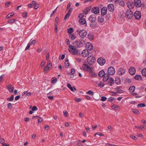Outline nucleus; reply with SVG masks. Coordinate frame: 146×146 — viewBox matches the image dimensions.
<instances>
[{"mask_svg": "<svg viewBox=\"0 0 146 146\" xmlns=\"http://www.w3.org/2000/svg\"><path fill=\"white\" fill-rule=\"evenodd\" d=\"M68 50L72 54L74 55L78 54L80 52L79 49L71 45L69 46Z\"/></svg>", "mask_w": 146, "mask_h": 146, "instance_id": "1", "label": "nucleus"}, {"mask_svg": "<svg viewBox=\"0 0 146 146\" xmlns=\"http://www.w3.org/2000/svg\"><path fill=\"white\" fill-rule=\"evenodd\" d=\"M80 68L81 70L85 72L90 73H92L93 72L92 67L86 63L83 64Z\"/></svg>", "mask_w": 146, "mask_h": 146, "instance_id": "2", "label": "nucleus"}, {"mask_svg": "<svg viewBox=\"0 0 146 146\" xmlns=\"http://www.w3.org/2000/svg\"><path fill=\"white\" fill-rule=\"evenodd\" d=\"M96 61V59L94 56H90L87 58V62L90 65H93L95 64Z\"/></svg>", "mask_w": 146, "mask_h": 146, "instance_id": "3", "label": "nucleus"}, {"mask_svg": "<svg viewBox=\"0 0 146 146\" xmlns=\"http://www.w3.org/2000/svg\"><path fill=\"white\" fill-rule=\"evenodd\" d=\"M80 36L82 38L85 37L87 35V33L85 30L81 29L79 31H77Z\"/></svg>", "mask_w": 146, "mask_h": 146, "instance_id": "4", "label": "nucleus"}, {"mask_svg": "<svg viewBox=\"0 0 146 146\" xmlns=\"http://www.w3.org/2000/svg\"><path fill=\"white\" fill-rule=\"evenodd\" d=\"M97 62L100 65L102 66L105 63L106 61L104 58L100 57L97 59Z\"/></svg>", "mask_w": 146, "mask_h": 146, "instance_id": "5", "label": "nucleus"}, {"mask_svg": "<svg viewBox=\"0 0 146 146\" xmlns=\"http://www.w3.org/2000/svg\"><path fill=\"white\" fill-rule=\"evenodd\" d=\"M108 73L110 75H114L115 73V70L113 66L109 67L108 70Z\"/></svg>", "mask_w": 146, "mask_h": 146, "instance_id": "6", "label": "nucleus"}, {"mask_svg": "<svg viewBox=\"0 0 146 146\" xmlns=\"http://www.w3.org/2000/svg\"><path fill=\"white\" fill-rule=\"evenodd\" d=\"M125 15L128 19H131L133 16V12L131 10L128 9L126 12Z\"/></svg>", "mask_w": 146, "mask_h": 146, "instance_id": "7", "label": "nucleus"}, {"mask_svg": "<svg viewBox=\"0 0 146 146\" xmlns=\"http://www.w3.org/2000/svg\"><path fill=\"white\" fill-rule=\"evenodd\" d=\"M134 16L136 19H139L141 17V13L139 11H136L134 13Z\"/></svg>", "mask_w": 146, "mask_h": 146, "instance_id": "8", "label": "nucleus"}, {"mask_svg": "<svg viewBox=\"0 0 146 146\" xmlns=\"http://www.w3.org/2000/svg\"><path fill=\"white\" fill-rule=\"evenodd\" d=\"M73 44L75 47L78 48L80 47L81 46V43L79 41L77 40L73 42Z\"/></svg>", "mask_w": 146, "mask_h": 146, "instance_id": "9", "label": "nucleus"}, {"mask_svg": "<svg viewBox=\"0 0 146 146\" xmlns=\"http://www.w3.org/2000/svg\"><path fill=\"white\" fill-rule=\"evenodd\" d=\"M99 9L98 7H94L92 9V12L96 14H97L99 13Z\"/></svg>", "mask_w": 146, "mask_h": 146, "instance_id": "10", "label": "nucleus"}, {"mask_svg": "<svg viewBox=\"0 0 146 146\" xmlns=\"http://www.w3.org/2000/svg\"><path fill=\"white\" fill-rule=\"evenodd\" d=\"M125 72V70L123 68H120L117 72L118 74L120 76L123 75Z\"/></svg>", "mask_w": 146, "mask_h": 146, "instance_id": "11", "label": "nucleus"}, {"mask_svg": "<svg viewBox=\"0 0 146 146\" xmlns=\"http://www.w3.org/2000/svg\"><path fill=\"white\" fill-rule=\"evenodd\" d=\"M129 74L131 75L135 74L136 72V70L135 68L133 67H130L129 70Z\"/></svg>", "mask_w": 146, "mask_h": 146, "instance_id": "12", "label": "nucleus"}, {"mask_svg": "<svg viewBox=\"0 0 146 146\" xmlns=\"http://www.w3.org/2000/svg\"><path fill=\"white\" fill-rule=\"evenodd\" d=\"M86 47L89 50H92L93 48V46L92 44L90 43H87L86 45Z\"/></svg>", "mask_w": 146, "mask_h": 146, "instance_id": "13", "label": "nucleus"}, {"mask_svg": "<svg viewBox=\"0 0 146 146\" xmlns=\"http://www.w3.org/2000/svg\"><path fill=\"white\" fill-rule=\"evenodd\" d=\"M82 54L83 56L86 57L89 54V52L87 50H84L82 51Z\"/></svg>", "mask_w": 146, "mask_h": 146, "instance_id": "14", "label": "nucleus"}, {"mask_svg": "<svg viewBox=\"0 0 146 146\" xmlns=\"http://www.w3.org/2000/svg\"><path fill=\"white\" fill-rule=\"evenodd\" d=\"M108 10L110 12L113 11L115 9L114 6L112 4H109L108 6Z\"/></svg>", "mask_w": 146, "mask_h": 146, "instance_id": "15", "label": "nucleus"}, {"mask_svg": "<svg viewBox=\"0 0 146 146\" xmlns=\"http://www.w3.org/2000/svg\"><path fill=\"white\" fill-rule=\"evenodd\" d=\"M134 3L135 6L137 7H139L141 5L140 0H134Z\"/></svg>", "mask_w": 146, "mask_h": 146, "instance_id": "16", "label": "nucleus"}, {"mask_svg": "<svg viewBox=\"0 0 146 146\" xmlns=\"http://www.w3.org/2000/svg\"><path fill=\"white\" fill-rule=\"evenodd\" d=\"M96 19V15L94 14L91 15L88 18V20L89 21L92 22H94L95 21Z\"/></svg>", "mask_w": 146, "mask_h": 146, "instance_id": "17", "label": "nucleus"}, {"mask_svg": "<svg viewBox=\"0 0 146 146\" xmlns=\"http://www.w3.org/2000/svg\"><path fill=\"white\" fill-rule=\"evenodd\" d=\"M67 87L72 92H74L76 91V89L73 86H72L70 84H67Z\"/></svg>", "mask_w": 146, "mask_h": 146, "instance_id": "18", "label": "nucleus"}, {"mask_svg": "<svg viewBox=\"0 0 146 146\" xmlns=\"http://www.w3.org/2000/svg\"><path fill=\"white\" fill-rule=\"evenodd\" d=\"M76 71L74 69L72 68L71 70L70 77L71 78H73L75 76V74Z\"/></svg>", "mask_w": 146, "mask_h": 146, "instance_id": "19", "label": "nucleus"}, {"mask_svg": "<svg viewBox=\"0 0 146 146\" xmlns=\"http://www.w3.org/2000/svg\"><path fill=\"white\" fill-rule=\"evenodd\" d=\"M107 8L106 7H103L101 9V12L102 15H104L106 13Z\"/></svg>", "mask_w": 146, "mask_h": 146, "instance_id": "20", "label": "nucleus"}, {"mask_svg": "<svg viewBox=\"0 0 146 146\" xmlns=\"http://www.w3.org/2000/svg\"><path fill=\"white\" fill-rule=\"evenodd\" d=\"M127 5L128 8L130 9H132L134 7L133 4L130 1H129L127 2Z\"/></svg>", "mask_w": 146, "mask_h": 146, "instance_id": "21", "label": "nucleus"}, {"mask_svg": "<svg viewBox=\"0 0 146 146\" xmlns=\"http://www.w3.org/2000/svg\"><path fill=\"white\" fill-rule=\"evenodd\" d=\"M38 109L36 106H33L31 110H29V113L31 114H32L35 111H37Z\"/></svg>", "mask_w": 146, "mask_h": 146, "instance_id": "22", "label": "nucleus"}, {"mask_svg": "<svg viewBox=\"0 0 146 146\" xmlns=\"http://www.w3.org/2000/svg\"><path fill=\"white\" fill-rule=\"evenodd\" d=\"M69 38L72 40H74L77 37V36L76 33H74L70 35H69Z\"/></svg>", "mask_w": 146, "mask_h": 146, "instance_id": "23", "label": "nucleus"}, {"mask_svg": "<svg viewBox=\"0 0 146 146\" xmlns=\"http://www.w3.org/2000/svg\"><path fill=\"white\" fill-rule=\"evenodd\" d=\"M67 33L70 35L73 33L74 29L73 28L70 27L67 29Z\"/></svg>", "mask_w": 146, "mask_h": 146, "instance_id": "24", "label": "nucleus"}, {"mask_svg": "<svg viewBox=\"0 0 146 146\" xmlns=\"http://www.w3.org/2000/svg\"><path fill=\"white\" fill-rule=\"evenodd\" d=\"M7 88L9 90V92L11 93H12L13 92L14 88L11 85L9 84L7 86Z\"/></svg>", "mask_w": 146, "mask_h": 146, "instance_id": "25", "label": "nucleus"}, {"mask_svg": "<svg viewBox=\"0 0 146 146\" xmlns=\"http://www.w3.org/2000/svg\"><path fill=\"white\" fill-rule=\"evenodd\" d=\"M70 64L69 62V61L68 59H66L65 60L64 63V66L66 68H68Z\"/></svg>", "mask_w": 146, "mask_h": 146, "instance_id": "26", "label": "nucleus"}, {"mask_svg": "<svg viewBox=\"0 0 146 146\" xmlns=\"http://www.w3.org/2000/svg\"><path fill=\"white\" fill-rule=\"evenodd\" d=\"M97 20L98 22L100 23H103L104 21V17L102 16L98 17Z\"/></svg>", "mask_w": 146, "mask_h": 146, "instance_id": "27", "label": "nucleus"}, {"mask_svg": "<svg viewBox=\"0 0 146 146\" xmlns=\"http://www.w3.org/2000/svg\"><path fill=\"white\" fill-rule=\"evenodd\" d=\"M88 37L90 40H93L94 38V35L92 33H89L88 35Z\"/></svg>", "mask_w": 146, "mask_h": 146, "instance_id": "28", "label": "nucleus"}, {"mask_svg": "<svg viewBox=\"0 0 146 146\" xmlns=\"http://www.w3.org/2000/svg\"><path fill=\"white\" fill-rule=\"evenodd\" d=\"M121 80L119 77H116L115 79V83L119 85L121 83Z\"/></svg>", "mask_w": 146, "mask_h": 146, "instance_id": "29", "label": "nucleus"}, {"mask_svg": "<svg viewBox=\"0 0 146 146\" xmlns=\"http://www.w3.org/2000/svg\"><path fill=\"white\" fill-rule=\"evenodd\" d=\"M91 8L90 7H88L86 8V9H84L83 11V12L84 14H86L89 12L90 11Z\"/></svg>", "mask_w": 146, "mask_h": 146, "instance_id": "30", "label": "nucleus"}, {"mask_svg": "<svg viewBox=\"0 0 146 146\" xmlns=\"http://www.w3.org/2000/svg\"><path fill=\"white\" fill-rule=\"evenodd\" d=\"M79 22L82 25L86 23L85 19L84 18L80 19Z\"/></svg>", "mask_w": 146, "mask_h": 146, "instance_id": "31", "label": "nucleus"}, {"mask_svg": "<svg viewBox=\"0 0 146 146\" xmlns=\"http://www.w3.org/2000/svg\"><path fill=\"white\" fill-rule=\"evenodd\" d=\"M32 4L34 5V8L35 9H36L39 7V5L37 4L35 1H33L32 2Z\"/></svg>", "mask_w": 146, "mask_h": 146, "instance_id": "32", "label": "nucleus"}, {"mask_svg": "<svg viewBox=\"0 0 146 146\" xmlns=\"http://www.w3.org/2000/svg\"><path fill=\"white\" fill-rule=\"evenodd\" d=\"M108 82L110 85L111 86L112 85V84L114 83V80L112 78H109L108 80Z\"/></svg>", "mask_w": 146, "mask_h": 146, "instance_id": "33", "label": "nucleus"}, {"mask_svg": "<svg viewBox=\"0 0 146 146\" xmlns=\"http://www.w3.org/2000/svg\"><path fill=\"white\" fill-rule=\"evenodd\" d=\"M135 79L137 80H141L142 77L141 75H136L134 77Z\"/></svg>", "mask_w": 146, "mask_h": 146, "instance_id": "34", "label": "nucleus"}, {"mask_svg": "<svg viewBox=\"0 0 146 146\" xmlns=\"http://www.w3.org/2000/svg\"><path fill=\"white\" fill-rule=\"evenodd\" d=\"M135 127L141 130H142L143 129H146V128L145 127V126L144 125H141V126L138 125L137 126H135Z\"/></svg>", "mask_w": 146, "mask_h": 146, "instance_id": "35", "label": "nucleus"}, {"mask_svg": "<svg viewBox=\"0 0 146 146\" xmlns=\"http://www.w3.org/2000/svg\"><path fill=\"white\" fill-rule=\"evenodd\" d=\"M105 72L103 70H102L100 71L99 73V76L100 77H102L104 75Z\"/></svg>", "mask_w": 146, "mask_h": 146, "instance_id": "36", "label": "nucleus"}, {"mask_svg": "<svg viewBox=\"0 0 146 146\" xmlns=\"http://www.w3.org/2000/svg\"><path fill=\"white\" fill-rule=\"evenodd\" d=\"M141 74L143 76L146 77V68H144L142 70Z\"/></svg>", "mask_w": 146, "mask_h": 146, "instance_id": "37", "label": "nucleus"}, {"mask_svg": "<svg viewBox=\"0 0 146 146\" xmlns=\"http://www.w3.org/2000/svg\"><path fill=\"white\" fill-rule=\"evenodd\" d=\"M57 81V79L55 77L52 78L51 80V83L52 84H55L56 83Z\"/></svg>", "mask_w": 146, "mask_h": 146, "instance_id": "38", "label": "nucleus"}, {"mask_svg": "<svg viewBox=\"0 0 146 146\" xmlns=\"http://www.w3.org/2000/svg\"><path fill=\"white\" fill-rule=\"evenodd\" d=\"M86 94H89L91 96H93L94 95V92L90 90L86 92Z\"/></svg>", "mask_w": 146, "mask_h": 146, "instance_id": "39", "label": "nucleus"}, {"mask_svg": "<svg viewBox=\"0 0 146 146\" xmlns=\"http://www.w3.org/2000/svg\"><path fill=\"white\" fill-rule=\"evenodd\" d=\"M135 87L134 86H132L130 87L129 88V92L131 93L133 92L135 90Z\"/></svg>", "mask_w": 146, "mask_h": 146, "instance_id": "40", "label": "nucleus"}, {"mask_svg": "<svg viewBox=\"0 0 146 146\" xmlns=\"http://www.w3.org/2000/svg\"><path fill=\"white\" fill-rule=\"evenodd\" d=\"M132 112L135 114H138L139 113V111L138 110L135 109H133L132 110Z\"/></svg>", "mask_w": 146, "mask_h": 146, "instance_id": "41", "label": "nucleus"}, {"mask_svg": "<svg viewBox=\"0 0 146 146\" xmlns=\"http://www.w3.org/2000/svg\"><path fill=\"white\" fill-rule=\"evenodd\" d=\"M111 108L115 110H117L119 108V106L117 105H113L112 106Z\"/></svg>", "mask_w": 146, "mask_h": 146, "instance_id": "42", "label": "nucleus"}, {"mask_svg": "<svg viewBox=\"0 0 146 146\" xmlns=\"http://www.w3.org/2000/svg\"><path fill=\"white\" fill-rule=\"evenodd\" d=\"M58 25H57V24H55L54 25V31L56 33H58V32L57 26Z\"/></svg>", "mask_w": 146, "mask_h": 146, "instance_id": "43", "label": "nucleus"}, {"mask_svg": "<svg viewBox=\"0 0 146 146\" xmlns=\"http://www.w3.org/2000/svg\"><path fill=\"white\" fill-rule=\"evenodd\" d=\"M14 96L13 95H12L7 98V100L10 101H12L14 100Z\"/></svg>", "mask_w": 146, "mask_h": 146, "instance_id": "44", "label": "nucleus"}, {"mask_svg": "<svg viewBox=\"0 0 146 146\" xmlns=\"http://www.w3.org/2000/svg\"><path fill=\"white\" fill-rule=\"evenodd\" d=\"M109 78V76L108 75H107L106 76H104L103 78V81L104 82L108 80Z\"/></svg>", "mask_w": 146, "mask_h": 146, "instance_id": "45", "label": "nucleus"}, {"mask_svg": "<svg viewBox=\"0 0 146 146\" xmlns=\"http://www.w3.org/2000/svg\"><path fill=\"white\" fill-rule=\"evenodd\" d=\"M146 106L145 104V103H141L138 104L137 105V107H145Z\"/></svg>", "mask_w": 146, "mask_h": 146, "instance_id": "46", "label": "nucleus"}, {"mask_svg": "<svg viewBox=\"0 0 146 146\" xmlns=\"http://www.w3.org/2000/svg\"><path fill=\"white\" fill-rule=\"evenodd\" d=\"M14 14V13H11L9 14L7 16V18L8 19L9 18L11 17L12 16H13Z\"/></svg>", "mask_w": 146, "mask_h": 146, "instance_id": "47", "label": "nucleus"}, {"mask_svg": "<svg viewBox=\"0 0 146 146\" xmlns=\"http://www.w3.org/2000/svg\"><path fill=\"white\" fill-rule=\"evenodd\" d=\"M74 100H75V101L77 102H80L81 100L80 98H78L77 97L75 98L74 99Z\"/></svg>", "mask_w": 146, "mask_h": 146, "instance_id": "48", "label": "nucleus"}, {"mask_svg": "<svg viewBox=\"0 0 146 146\" xmlns=\"http://www.w3.org/2000/svg\"><path fill=\"white\" fill-rule=\"evenodd\" d=\"M50 68L47 65L45 66L44 68V71L46 72H47Z\"/></svg>", "mask_w": 146, "mask_h": 146, "instance_id": "49", "label": "nucleus"}, {"mask_svg": "<svg viewBox=\"0 0 146 146\" xmlns=\"http://www.w3.org/2000/svg\"><path fill=\"white\" fill-rule=\"evenodd\" d=\"M70 15V14H69V13H67L65 16L64 19L66 20L68 19Z\"/></svg>", "mask_w": 146, "mask_h": 146, "instance_id": "50", "label": "nucleus"}, {"mask_svg": "<svg viewBox=\"0 0 146 146\" xmlns=\"http://www.w3.org/2000/svg\"><path fill=\"white\" fill-rule=\"evenodd\" d=\"M130 137L134 140H136L137 139V138L135 136L132 135H130Z\"/></svg>", "mask_w": 146, "mask_h": 146, "instance_id": "51", "label": "nucleus"}, {"mask_svg": "<svg viewBox=\"0 0 146 146\" xmlns=\"http://www.w3.org/2000/svg\"><path fill=\"white\" fill-rule=\"evenodd\" d=\"M84 16V15L83 13H81L79 14L78 16V17L80 19H82Z\"/></svg>", "mask_w": 146, "mask_h": 146, "instance_id": "52", "label": "nucleus"}, {"mask_svg": "<svg viewBox=\"0 0 146 146\" xmlns=\"http://www.w3.org/2000/svg\"><path fill=\"white\" fill-rule=\"evenodd\" d=\"M119 4L120 5L122 6H123L125 5V3L123 1H121L119 2Z\"/></svg>", "mask_w": 146, "mask_h": 146, "instance_id": "53", "label": "nucleus"}, {"mask_svg": "<svg viewBox=\"0 0 146 146\" xmlns=\"http://www.w3.org/2000/svg\"><path fill=\"white\" fill-rule=\"evenodd\" d=\"M116 91L117 92L119 93H123V90L119 88L116 89Z\"/></svg>", "mask_w": 146, "mask_h": 146, "instance_id": "54", "label": "nucleus"}, {"mask_svg": "<svg viewBox=\"0 0 146 146\" xmlns=\"http://www.w3.org/2000/svg\"><path fill=\"white\" fill-rule=\"evenodd\" d=\"M137 135L138 137H141L142 138H143L144 137V136L142 133H137Z\"/></svg>", "mask_w": 146, "mask_h": 146, "instance_id": "55", "label": "nucleus"}, {"mask_svg": "<svg viewBox=\"0 0 146 146\" xmlns=\"http://www.w3.org/2000/svg\"><path fill=\"white\" fill-rule=\"evenodd\" d=\"M47 66L50 68L52 66V63L50 61H48L47 63Z\"/></svg>", "mask_w": 146, "mask_h": 146, "instance_id": "56", "label": "nucleus"}, {"mask_svg": "<svg viewBox=\"0 0 146 146\" xmlns=\"http://www.w3.org/2000/svg\"><path fill=\"white\" fill-rule=\"evenodd\" d=\"M116 100L115 98L110 97L108 98V100L109 101H115Z\"/></svg>", "mask_w": 146, "mask_h": 146, "instance_id": "57", "label": "nucleus"}, {"mask_svg": "<svg viewBox=\"0 0 146 146\" xmlns=\"http://www.w3.org/2000/svg\"><path fill=\"white\" fill-rule=\"evenodd\" d=\"M16 21V20L15 19H13L10 20H9L8 21V23H13L15 22Z\"/></svg>", "mask_w": 146, "mask_h": 146, "instance_id": "58", "label": "nucleus"}, {"mask_svg": "<svg viewBox=\"0 0 146 146\" xmlns=\"http://www.w3.org/2000/svg\"><path fill=\"white\" fill-rule=\"evenodd\" d=\"M44 128L47 130H49L50 129L49 126L48 125H45L44 126Z\"/></svg>", "mask_w": 146, "mask_h": 146, "instance_id": "59", "label": "nucleus"}, {"mask_svg": "<svg viewBox=\"0 0 146 146\" xmlns=\"http://www.w3.org/2000/svg\"><path fill=\"white\" fill-rule=\"evenodd\" d=\"M11 3L10 2H7L5 4L6 6L7 7H9L11 5Z\"/></svg>", "mask_w": 146, "mask_h": 146, "instance_id": "60", "label": "nucleus"}, {"mask_svg": "<svg viewBox=\"0 0 146 146\" xmlns=\"http://www.w3.org/2000/svg\"><path fill=\"white\" fill-rule=\"evenodd\" d=\"M27 13L26 12H25L23 13L22 16L24 17H26L27 16Z\"/></svg>", "mask_w": 146, "mask_h": 146, "instance_id": "61", "label": "nucleus"}, {"mask_svg": "<svg viewBox=\"0 0 146 146\" xmlns=\"http://www.w3.org/2000/svg\"><path fill=\"white\" fill-rule=\"evenodd\" d=\"M64 115L66 117H67L68 115V112L66 111H64L63 112Z\"/></svg>", "mask_w": 146, "mask_h": 146, "instance_id": "62", "label": "nucleus"}, {"mask_svg": "<svg viewBox=\"0 0 146 146\" xmlns=\"http://www.w3.org/2000/svg\"><path fill=\"white\" fill-rule=\"evenodd\" d=\"M36 43V41L35 40H33L32 41H30L29 43L31 45L34 44Z\"/></svg>", "mask_w": 146, "mask_h": 146, "instance_id": "63", "label": "nucleus"}, {"mask_svg": "<svg viewBox=\"0 0 146 146\" xmlns=\"http://www.w3.org/2000/svg\"><path fill=\"white\" fill-rule=\"evenodd\" d=\"M45 64V62L44 60H42V61L41 64H40V66L42 67H43L44 66V64Z\"/></svg>", "mask_w": 146, "mask_h": 146, "instance_id": "64", "label": "nucleus"}]
</instances>
